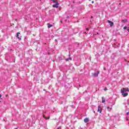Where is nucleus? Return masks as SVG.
<instances>
[{
    "mask_svg": "<svg viewBox=\"0 0 129 129\" xmlns=\"http://www.w3.org/2000/svg\"><path fill=\"white\" fill-rule=\"evenodd\" d=\"M66 61H67V62H68V61H69V58H66Z\"/></svg>",
    "mask_w": 129,
    "mask_h": 129,
    "instance_id": "15",
    "label": "nucleus"
},
{
    "mask_svg": "<svg viewBox=\"0 0 129 129\" xmlns=\"http://www.w3.org/2000/svg\"><path fill=\"white\" fill-rule=\"evenodd\" d=\"M69 18H70L69 16L67 17V19H69Z\"/></svg>",
    "mask_w": 129,
    "mask_h": 129,
    "instance_id": "22",
    "label": "nucleus"
},
{
    "mask_svg": "<svg viewBox=\"0 0 129 129\" xmlns=\"http://www.w3.org/2000/svg\"><path fill=\"white\" fill-rule=\"evenodd\" d=\"M105 102V99H104V97H102V103H104Z\"/></svg>",
    "mask_w": 129,
    "mask_h": 129,
    "instance_id": "12",
    "label": "nucleus"
},
{
    "mask_svg": "<svg viewBox=\"0 0 129 129\" xmlns=\"http://www.w3.org/2000/svg\"><path fill=\"white\" fill-rule=\"evenodd\" d=\"M90 2L91 1V0H89Z\"/></svg>",
    "mask_w": 129,
    "mask_h": 129,
    "instance_id": "32",
    "label": "nucleus"
},
{
    "mask_svg": "<svg viewBox=\"0 0 129 129\" xmlns=\"http://www.w3.org/2000/svg\"><path fill=\"white\" fill-rule=\"evenodd\" d=\"M2 98V95L0 94V98Z\"/></svg>",
    "mask_w": 129,
    "mask_h": 129,
    "instance_id": "26",
    "label": "nucleus"
},
{
    "mask_svg": "<svg viewBox=\"0 0 129 129\" xmlns=\"http://www.w3.org/2000/svg\"><path fill=\"white\" fill-rule=\"evenodd\" d=\"M98 112H100V113H101L102 112V108H101V106L100 105H99L98 107Z\"/></svg>",
    "mask_w": 129,
    "mask_h": 129,
    "instance_id": "4",
    "label": "nucleus"
},
{
    "mask_svg": "<svg viewBox=\"0 0 129 129\" xmlns=\"http://www.w3.org/2000/svg\"><path fill=\"white\" fill-rule=\"evenodd\" d=\"M16 38L19 39V41L22 40V35H21V33L18 32L16 34Z\"/></svg>",
    "mask_w": 129,
    "mask_h": 129,
    "instance_id": "2",
    "label": "nucleus"
},
{
    "mask_svg": "<svg viewBox=\"0 0 129 129\" xmlns=\"http://www.w3.org/2000/svg\"><path fill=\"white\" fill-rule=\"evenodd\" d=\"M121 91H123V92H126L127 91H129L128 88H123L121 90Z\"/></svg>",
    "mask_w": 129,
    "mask_h": 129,
    "instance_id": "5",
    "label": "nucleus"
},
{
    "mask_svg": "<svg viewBox=\"0 0 129 129\" xmlns=\"http://www.w3.org/2000/svg\"><path fill=\"white\" fill-rule=\"evenodd\" d=\"M127 32H128V33H129V28H128V29H127Z\"/></svg>",
    "mask_w": 129,
    "mask_h": 129,
    "instance_id": "20",
    "label": "nucleus"
},
{
    "mask_svg": "<svg viewBox=\"0 0 129 129\" xmlns=\"http://www.w3.org/2000/svg\"><path fill=\"white\" fill-rule=\"evenodd\" d=\"M121 5V3H119V6H120Z\"/></svg>",
    "mask_w": 129,
    "mask_h": 129,
    "instance_id": "25",
    "label": "nucleus"
},
{
    "mask_svg": "<svg viewBox=\"0 0 129 129\" xmlns=\"http://www.w3.org/2000/svg\"><path fill=\"white\" fill-rule=\"evenodd\" d=\"M71 106H72V108H74V106L72 105Z\"/></svg>",
    "mask_w": 129,
    "mask_h": 129,
    "instance_id": "21",
    "label": "nucleus"
},
{
    "mask_svg": "<svg viewBox=\"0 0 129 129\" xmlns=\"http://www.w3.org/2000/svg\"><path fill=\"white\" fill-rule=\"evenodd\" d=\"M45 113H46V112H43V117H44V118H45V119H49V118H50V117H48V118H46V117L45 116V115H44Z\"/></svg>",
    "mask_w": 129,
    "mask_h": 129,
    "instance_id": "10",
    "label": "nucleus"
},
{
    "mask_svg": "<svg viewBox=\"0 0 129 129\" xmlns=\"http://www.w3.org/2000/svg\"><path fill=\"white\" fill-rule=\"evenodd\" d=\"M91 19H93V17L91 16Z\"/></svg>",
    "mask_w": 129,
    "mask_h": 129,
    "instance_id": "27",
    "label": "nucleus"
},
{
    "mask_svg": "<svg viewBox=\"0 0 129 129\" xmlns=\"http://www.w3.org/2000/svg\"><path fill=\"white\" fill-rule=\"evenodd\" d=\"M98 74H99V72H97L94 74V76H95V77H98Z\"/></svg>",
    "mask_w": 129,
    "mask_h": 129,
    "instance_id": "8",
    "label": "nucleus"
},
{
    "mask_svg": "<svg viewBox=\"0 0 129 129\" xmlns=\"http://www.w3.org/2000/svg\"><path fill=\"white\" fill-rule=\"evenodd\" d=\"M84 122H85L86 123L88 122V121H89V119H88V118H85L84 119Z\"/></svg>",
    "mask_w": 129,
    "mask_h": 129,
    "instance_id": "9",
    "label": "nucleus"
},
{
    "mask_svg": "<svg viewBox=\"0 0 129 129\" xmlns=\"http://www.w3.org/2000/svg\"><path fill=\"white\" fill-rule=\"evenodd\" d=\"M127 115H129V112L126 113Z\"/></svg>",
    "mask_w": 129,
    "mask_h": 129,
    "instance_id": "19",
    "label": "nucleus"
},
{
    "mask_svg": "<svg viewBox=\"0 0 129 129\" xmlns=\"http://www.w3.org/2000/svg\"><path fill=\"white\" fill-rule=\"evenodd\" d=\"M86 31H88L89 29L88 28H86Z\"/></svg>",
    "mask_w": 129,
    "mask_h": 129,
    "instance_id": "24",
    "label": "nucleus"
},
{
    "mask_svg": "<svg viewBox=\"0 0 129 129\" xmlns=\"http://www.w3.org/2000/svg\"><path fill=\"white\" fill-rule=\"evenodd\" d=\"M47 25H48L47 28L48 29H50V28H51V27H53V25L50 24V23H48Z\"/></svg>",
    "mask_w": 129,
    "mask_h": 129,
    "instance_id": "11",
    "label": "nucleus"
},
{
    "mask_svg": "<svg viewBox=\"0 0 129 129\" xmlns=\"http://www.w3.org/2000/svg\"><path fill=\"white\" fill-rule=\"evenodd\" d=\"M69 60H71V61L72 60V58L69 57Z\"/></svg>",
    "mask_w": 129,
    "mask_h": 129,
    "instance_id": "17",
    "label": "nucleus"
},
{
    "mask_svg": "<svg viewBox=\"0 0 129 129\" xmlns=\"http://www.w3.org/2000/svg\"><path fill=\"white\" fill-rule=\"evenodd\" d=\"M104 90L105 91H106V90H107V88H105L104 89Z\"/></svg>",
    "mask_w": 129,
    "mask_h": 129,
    "instance_id": "16",
    "label": "nucleus"
},
{
    "mask_svg": "<svg viewBox=\"0 0 129 129\" xmlns=\"http://www.w3.org/2000/svg\"><path fill=\"white\" fill-rule=\"evenodd\" d=\"M69 57H70V54H69Z\"/></svg>",
    "mask_w": 129,
    "mask_h": 129,
    "instance_id": "31",
    "label": "nucleus"
},
{
    "mask_svg": "<svg viewBox=\"0 0 129 129\" xmlns=\"http://www.w3.org/2000/svg\"><path fill=\"white\" fill-rule=\"evenodd\" d=\"M55 41H57V39H55Z\"/></svg>",
    "mask_w": 129,
    "mask_h": 129,
    "instance_id": "33",
    "label": "nucleus"
},
{
    "mask_svg": "<svg viewBox=\"0 0 129 129\" xmlns=\"http://www.w3.org/2000/svg\"><path fill=\"white\" fill-rule=\"evenodd\" d=\"M15 129H18V128H15Z\"/></svg>",
    "mask_w": 129,
    "mask_h": 129,
    "instance_id": "30",
    "label": "nucleus"
},
{
    "mask_svg": "<svg viewBox=\"0 0 129 129\" xmlns=\"http://www.w3.org/2000/svg\"><path fill=\"white\" fill-rule=\"evenodd\" d=\"M122 23H125V22H127V20H122Z\"/></svg>",
    "mask_w": 129,
    "mask_h": 129,
    "instance_id": "13",
    "label": "nucleus"
},
{
    "mask_svg": "<svg viewBox=\"0 0 129 129\" xmlns=\"http://www.w3.org/2000/svg\"><path fill=\"white\" fill-rule=\"evenodd\" d=\"M107 23H109L110 27H112V26H113V23L112 21H111L110 20H107Z\"/></svg>",
    "mask_w": 129,
    "mask_h": 129,
    "instance_id": "6",
    "label": "nucleus"
},
{
    "mask_svg": "<svg viewBox=\"0 0 129 129\" xmlns=\"http://www.w3.org/2000/svg\"><path fill=\"white\" fill-rule=\"evenodd\" d=\"M126 28H127L126 26H125L123 27V30H126Z\"/></svg>",
    "mask_w": 129,
    "mask_h": 129,
    "instance_id": "14",
    "label": "nucleus"
},
{
    "mask_svg": "<svg viewBox=\"0 0 129 129\" xmlns=\"http://www.w3.org/2000/svg\"><path fill=\"white\" fill-rule=\"evenodd\" d=\"M104 70H106V69H105V68H104Z\"/></svg>",
    "mask_w": 129,
    "mask_h": 129,
    "instance_id": "29",
    "label": "nucleus"
},
{
    "mask_svg": "<svg viewBox=\"0 0 129 129\" xmlns=\"http://www.w3.org/2000/svg\"><path fill=\"white\" fill-rule=\"evenodd\" d=\"M53 3H56V4H54L52 6L53 8H58V6H59V3L58 2L56 1V0H51Z\"/></svg>",
    "mask_w": 129,
    "mask_h": 129,
    "instance_id": "1",
    "label": "nucleus"
},
{
    "mask_svg": "<svg viewBox=\"0 0 129 129\" xmlns=\"http://www.w3.org/2000/svg\"><path fill=\"white\" fill-rule=\"evenodd\" d=\"M6 96H8V95H7Z\"/></svg>",
    "mask_w": 129,
    "mask_h": 129,
    "instance_id": "34",
    "label": "nucleus"
},
{
    "mask_svg": "<svg viewBox=\"0 0 129 129\" xmlns=\"http://www.w3.org/2000/svg\"><path fill=\"white\" fill-rule=\"evenodd\" d=\"M127 104L128 105H129V101H128V100L127 101Z\"/></svg>",
    "mask_w": 129,
    "mask_h": 129,
    "instance_id": "18",
    "label": "nucleus"
},
{
    "mask_svg": "<svg viewBox=\"0 0 129 129\" xmlns=\"http://www.w3.org/2000/svg\"><path fill=\"white\" fill-rule=\"evenodd\" d=\"M107 109L108 111L110 112L112 109V105H111L110 107H109V106H108L107 107Z\"/></svg>",
    "mask_w": 129,
    "mask_h": 129,
    "instance_id": "7",
    "label": "nucleus"
},
{
    "mask_svg": "<svg viewBox=\"0 0 129 129\" xmlns=\"http://www.w3.org/2000/svg\"><path fill=\"white\" fill-rule=\"evenodd\" d=\"M92 4H94V1H92Z\"/></svg>",
    "mask_w": 129,
    "mask_h": 129,
    "instance_id": "23",
    "label": "nucleus"
},
{
    "mask_svg": "<svg viewBox=\"0 0 129 129\" xmlns=\"http://www.w3.org/2000/svg\"><path fill=\"white\" fill-rule=\"evenodd\" d=\"M43 90H44V91H46V89H44Z\"/></svg>",
    "mask_w": 129,
    "mask_h": 129,
    "instance_id": "28",
    "label": "nucleus"
},
{
    "mask_svg": "<svg viewBox=\"0 0 129 129\" xmlns=\"http://www.w3.org/2000/svg\"><path fill=\"white\" fill-rule=\"evenodd\" d=\"M121 93L123 97H126V96L128 95V94L125 92L121 91Z\"/></svg>",
    "mask_w": 129,
    "mask_h": 129,
    "instance_id": "3",
    "label": "nucleus"
}]
</instances>
